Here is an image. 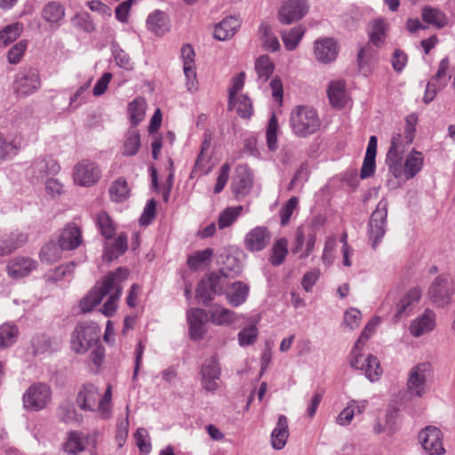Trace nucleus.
Returning <instances> with one entry per match:
<instances>
[{"label": "nucleus", "mask_w": 455, "mask_h": 455, "mask_svg": "<svg viewBox=\"0 0 455 455\" xmlns=\"http://www.w3.org/2000/svg\"><path fill=\"white\" fill-rule=\"evenodd\" d=\"M128 275L126 268L118 267L115 272L105 275L80 301L81 311L84 313L92 311L104 297L108 296L100 312L106 316H112L116 311L117 302L122 294V283L126 280Z\"/></svg>", "instance_id": "f257e3e1"}, {"label": "nucleus", "mask_w": 455, "mask_h": 455, "mask_svg": "<svg viewBox=\"0 0 455 455\" xmlns=\"http://www.w3.org/2000/svg\"><path fill=\"white\" fill-rule=\"evenodd\" d=\"M293 132L299 137H306L317 132L320 120L315 109L298 106L292 110L290 118Z\"/></svg>", "instance_id": "f03ea898"}, {"label": "nucleus", "mask_w": 455, "mask_h": 455, "mask_svg": "<svg viewBox=\"0 0 455 455\" xmlns=\"http://www.w3.org/2000/svg\"><path fill=\"white\" fill-rule=\"evenodd\" d=\"M100 330L95 323H79L71 339L72 349L84 354L100 342Z\"/></svg>", "instance_id": "7ed1b4c3"}, {"label": "nucleus", "mask_w": 455, "mask_h": 455, "mask_svg": "<svg viewBox=\"0 0 455 455\" xmlns=\"http://www.w3.org/2000/svg\"><path fill=\"white\" fill-rule=\"evenodd\" d=\"M52 400V389L44 382L30 385L22 395L24 409L31 411H39L47 408Z\"/></svg>", "instance_id": "20e7f679"}, {"label": "nucleus", "mask_w": 455, "mask_h": 455, "mask_svg": "<svg viewBox=\"0 0 455 455\" xmlns=\"http://www.w3.org/2000/svg\"><path fill=\"white\" fill-rule=\"evenodd\" d=\"M387 205V200H380L369 220L368 235L373 250L377 249L386 234Z\"/></svg>", "instance_id": "39448f33"}, {"label": "nucleus", "mask_w": 455, "mask_h": 455, "mask_svg": "<svg viewBox=\"0 0 455 455\" xmlns=\"http://www.w3.org/2000/svg\"><path fill=\"white\" fill-rule=\"evenodd\" d=\"M432 376V368L428 363H420L413 366L407 379V390L410 395L422 397L427 391V383Z\"/></svg>", "instance_id": "423d86ee"}, {"label": "nucleus", "mask_w": 455, "mask_h": 455, "mask_svg": "<svg viewBox=\"0 0 455 455\" xmlns=\"http://www.w3.org/2000/svg\"><path fill=\"white\" fill-rule=\"evenodd\" d=\"M309 11L307 0H284L278 11V20L283 25H291L302 20Z\"/></svg>", "instance_id": "0eeeda50"}, {"label": "nucleus", "mask_w": 455, "mask_h": 455, "mask_svg": "<svg viewBox=\"0 0 455 455\" xmlns=\"http://www.w3.org/2000/svg\"><path fill=\"white\" fill-rule=\"evenodd\" d=\"M100 177L101 172L99 165L91 160H82L74 168V181L79 186L91 187L97 183Z\"/></svg>", "instance_id": "6e6552de"}, {"label": "nucleus", "mask_w": 455, "mask_h": 455, "mask_svg": "<svg viewBox=\"0 0 455 455\" xmlns=\"http://www.w3.org/2000/svg\"><path fill=\"white\" fill-rule=\"evenodd\" d=\"M316 241V233L312 227L300 226L295 232V240L291 247V252H301L299 259L307 258L314 251Z\"/></svg>", "instance_id": "1a4fd4ad"}, {"label": "nucleus", "mask_w": 455, "mask_h": 455, "mask_svg": "<svg viewBox=\"0 0 455 455\" xmlns=\"http://www.w3.org/2000/svg\"><path fill=\"white\" fill-rule=\"evenodd\" d=\"M40 86L41 81L37 70L25 68L17 74L13 88L20 96H28L36 92Z\"/></svg>", "instance_id": "9d476101"}, {"label": "nucleus", "mask_w": 455, "mask_h": 455, "mask_svg": "<svg viewBox=\"0 0 455 455\" xmlns=\"http://www.w3.org/2000/svg\"><path fill=\"white\" fill-rule=\"evenodd\" d=\"M452 291L451 289L449 278L445 275H438L428 289V298L434 305L444 307L451 300Z\"/></svg>", "instance_id": "9b49d317"}, {"label": "nucleus", "mask_w": 455, "mask_h": 455, "mask_svg": "<svg viewBox=\"0 0 455 455\" xmlns=\"http://www.w3.org/2000/svg\"><path fill=\"white\" fill-rule=\"evenodd\" d=\"M202 386L207 392H215L219 388L218 380L221 369L216 355L206 360L201 368Z\"/></svg>", "instance_id": "f8f14e48"}, {"label": "nucleus", "mask_w": 455, "mask_h": 455, "mask_svg": "<svg viewBox=\"0 0 455 455\" xmlns=\"http://www.w3.org/2000/svg\"><path fill=\"white\" fill-rule=\"evenodd\" d=\"M419 441L429 455H441L444 452L442 432L435 427L428 426L419 434Z\"/></svg>", "instance_id": "ddd939ff"}, {"label": "nucleus", "mask_w": 455, "mask_h": 455, "mask_svg": "<svg viewBox=\"0 0 455 455\" xmlns=\"http://www.w3.org/2000/svg\"><path fill=\"white\" fill-rule=\"evenodd\" d=\"M388 24L383 18H378L374 20L369 25V38L370 43L365 47L360 49L356 57H366L370 54L369 49L371 48L370 44H372L376 47L379 48L384 44L387 30Z\"/></svg>", "instance_id": "4468645a"}, {"label": "nucleus", "mask_w": 455, "mask_h": 455, "mask_svg": "<svg viewBox=\"0 0 455 455\" xmlns=\"http://www.w3.org/2000/svg\"><path fill=\"white\" fill-rule=\"evenodd\" d=\"M98 433L84 435L82 432L71 431L64 445V450L69 454H78L84 451L87 446H96Z\"/></svg>", "instance_id": "2eb2a0df"}, {"label": "nucleus", "mask_w": 455, "mask_h": 455, "mask_svg": "<svg viewBox=\"0 0 455 455\" xmlns=\"http://www.w3.org/2000/svg\"><path fill=\"white\" fill-rule=\"evenodd\" d=\"M271 241V233L267 228L263 226L251 229L244 237V246L250 251H259L264 250Z\"/></svg>", "instance_id": "dca6fc26"}, {"label": "nucleus", "mask_w": 455, "mask_h": 455, "mask_svg": "<svg viewBox=\"0 0 455 455\" xmlns=\"http://www.w3.org/2000/svg\"><path fill=\"white\" fill-rule=\"evenodd\" d=\"M100 393L93 384H85L77 394L76 403L83 411H97Z\"/></svg>", "instance_id": "f3484780"}, {"label": "nucleus", "mask_w": 455, "mask_h": 455, "mask_svg": "<svg viewBox=\"0 0 455 455\" xmlns=\"http://www.w3.org/2000/svg\"><path fill=\"white\" fill-rule=\"evenodd\" d=\"M189 335L192 339H201L206 332V313L201 308H191L187 313Z\"/></svg>", "instance_id": "a211bd4d"}, {"label": "nucleus", "mask_w": 455, "mask_h": 455, "mask_svg": "<svg viewBox=\"0 0 455 455\" xmlns=\"http://www.w3.org/2000/svg\"><path fill=\"white\" fill-rule=\"evenodd\" d=\"M83 243L82 230L75 223H68L61 230L59 243L64 250L72 251Z\"/></svg>", "instance_id": "6ab92c4d"}, {"label": "nucleus", "mask_w": 455, "mask_h": 455, "mask_svg": "<svg viewBox=\"0 0 455 455\" xmlns=\"http://www.w3.org/2000/svg\"><path fill=\"white\" fill-rule=\"evenodd\" d=\"M59 171L60 165L52 156L38 157L30 166V173L37 180L44 179L47 175H54Z\"/></svg>", "instance_id": "aec40b11"}, {"label": "nucleus", "mask_w": 455, "mask_h": 455, "mask_svg": "<svg viewBox=\"0 0 455 455\" xmlns=\"http://www.w3.org/2000/svg\"><path fill=\"white\" fill-rule=\"evenodd\" d=\"M435 326V314L430 309L415 318L410 325V332L413 337L419 338L429 331Z\"/></svg>", "instance_id": "412c9836"}, {"label": "nucleus", "mask_w": 455, "mask_h": 455, "mask_svg": "<svg viewBox=\"0 0 455 455\" xmlns=\"http://www.w3.org/2000/svg\"><path fill=\"white\" fill-rule=\"evenodd\" d=\"M148 29L157 36H163L170 30V21L166 12L155 10L147 19Z\"/></svg>", "instance_id": "4be33fe9"}, {"label": "nucleus", "mask_w": 455, "mask_h": 455, "mask_svg": "<svg viewBox=\"0 0 455 455\" xmlns=\"http://www.w3.org/2000/svg\"><path fill=\"white\" fill-rule=\"evenodd\" d=\"M241 26L240 20L234 17L228 16L217 23L214 28V38L219 41L228 40L234 36Z\"/></svg>", "instance_id": "5701e85b"}, {"label": "nucleus", "mask_w": 455, "mask_h": 455, "mask_svg": "<svg viewBox=\"0 0 455 455\" xmlns=\"http://www.w3.org/2000/svg\"><path fill=\"white\" fill-rule=\"evenodd\" d=\"M36 265V262L29 258H15L7 265L8 275L12 278L24 277L34 270Z\"/></svg>", "instance_id": "b1692460"}, {"label": "nucleus", "mask_w": 455, "mask_h": 455, "mask_svg": "<svg viewBox=\"0 0 455 455\" xmlns=\"http://www.w3.org/2000/svg\"><path fill=\"white\" fill-rule=\"evenodd\" d=\"M252 187V179L251 173L246 169L237 170L233 178L232 189L235 197L240 199L244 197Z\"/></svg>", "instance_id": "393cba45"}, {"label": "nucleus", "mask_w": 455, "mask_h": 455, "mask_svg": "<svg viewBox=\"0 0 455 455\" xmlns=\"http://www.w3.org/2000/svg\"><path fill=\"white\" fill-rule=\"evenodd\" d=\"M421 294L422 292L419 288L415 287L411 289L397 304L395 317L401 319L402 317L407 316L409 312L411 311L413 305L420 299Z\"/></svg>", "instance_id": "a878e982"}, {"label": "nucleus", "mask_w": 455, "mask_h": 455, "mask_svg": "<svg viewBox=\"0 0 455 455\" xmlns=\"http://www.w3.org/2000/svg\"><path fill=\"white\" fill-rule=\"evenodd\" d=\"M289 436L288 420L286 416L280 415L276 427L271 434V443L274 449L281 450L286 444Z\"/></svg>", "instance_id": "bb28decb"}, {"label": "nucleus", "mask_w": 455, "mask_h": 455, "mask_svg": "<svg viewBox=\"0 0 455 455\" xmlns=\"http://www.w3.org/2000/svg\"><path fill=\"white\" fill-rule=\"evenodd\" d=\"M248 294V284L240 281L233 283L226 291L227 299L234 307L243 304L246 300Z\"/></svg>", "instance_id": "cd10ccee"}, {"label": "nucleus", "mask_w": 455, "mask_h": 455, "mask_svg": "<svg viewBox=\"0 0 455 455\" xmlns=\"http://www.w3.org/2000/svg\"><path fill=\"white\" fill-rule=\"evenodd\" d=\"M314 49L317 57H336L339 53V46L334 38L323 37L315 42Z\"/></svg>", "instance_id": "c85d7f7f"}, {"label": "nucleus", "mask_w": 455, "mask_h": 455, "mask_svg": "<svg viewBox=\"0 0 455 455\" xmlns=\"http://www.w3.org/2000/svg\"><path fill=\"white\" fill-rule=\"evenodd\" d=\"M147 102L142 97L135 98L129 103L127 111L130 121L135 128L145 117Z\"/></svg>", "instance_id": "c756f323"}, {"label": "nucleus", "mask_w": 455, "mask_h": 455, "mask_svg": "<svg viewBox=\"0 0 455 455\" xmlns=\"http://www.w3.org/2000/svg\"><path fill=\"white\" fill-rule=\"evenodd\" d=\"M366 407V402L363 401L358 403L352 400L348 403L347 406L343 409L338 415L336 421L339 425L347 426L353 419L355 413H362Z\"/></svg>", "instance_id": "7c9ffc66"}, {"label": "nucleus", "mask_w": 455, "mask_h": 455, "mask_svg": "<svg viewBox=\"0 0 455 455\" xmlns=\"http://www.w3.org/2000/svg\"><path fill=\"white\" fill-rule=\"evenodd\" d=\"M421 17L425 22L437 28H443L448 23L447 17L442 11L430 6H425L422 9Z\"/></svg>", "instance_id": "2f4dec72"}, {"label": "nucleus", "mask_w": 455, "mask_h": 455, "mask_svg": "<svg viewBox=\"0 0 455 455\" xmlns=\"http://www.w3.org/2000/svg\"><path fill=\"white\" fill-rule=\"evenodd\" d=\"M140 148V135L139 131L132 127L125 134L122 154L125 156H135Z\"/></svg>", "instance_id": "473e14b6"}, {"label": "nucleus", "mask_w": 455, "mask_h": 455, "mask_svg": "<svg viewBox=\"0 0 455 455\" xmlns=\"http://www.w3.org/2000/svg\"><path fill=\"white\" fill-rule=\"evenodd\" d=\"M328 98L333 107L341 108L346 103L345 84L342 82H331L328 87Z\"/></svg>", "instance_id": "72a5a7b5"}, {"label": "nucleus", "mask_w": 455, "mask_h": 455, "mask_svg": "<svg viewBox=\"0 0 455 455\" xmlns=\"http://www.w3.org/2000/svg\"><path fill=\"white\" fill-rule=\"evenodd\" d=\"M96 225L100 232V235L106 239H110L114 236L116 232V225L108 212L100 211L97 213L95 218Z\"/></svg>", "instance_id": "f704fd0d"}, {"label": "nucleus", "mask_w": 455, "mask_h": 455, "mask_svg": "<svg viewBox=\"0 0 455 455\" xmlns=\"http://www.w3.org/2000/svg\"><path fill=\"white\" fill-rule=\"evenodd\" d=\"M423 162L422 154L413 149L404 162L405 179H412L422 169Z\"/></svg>", "instance_id": "c9c22d12"}, {"label": "nucleus", "mask_w": 455, "mask_h": 455, "mask_svg": "<svg viewBox=\"0 0 455 455\" xmlns=\"http://www.w3.org/2000/svg\"><path fill=\"white\" fill-rule=\"evenodd\" d=\"M42 16L50 23H57L65 16V8L56 1L49 2L43 9Z\"/></svg>", "instance_id": "e433bc0d"}, {"label": "nucleus", "mask_w": 455, "mask_h": 455, "mask_svg": "<svg viewBox=\"0 0 455 455\" xmlns=\"http://www.w3.org/2000/svg\"><path fill=\"white\" fill-rule=\"evenodd\" d=\"M63 250L59 243L49 242L43 246L40 259L46 264H52L61 258Z\"/></svg>", "instance_id": "4c0bfd02"}, {"label": "nucleus", "mask_w": 455, "mask_h": 455, "mask_svg": "<svg viewBox=\"0 0 455 455\" xmlns=\"http://www.w3.org/2000/svg\"><path fill=\"white\" fill-rule=\"evenodd\" d=\"M213 249L206 248L203 251H197L189 255L187 259L188 267L194 271L198 270L202 266L209 263L213 256Z\"/></svg>", "instance_id": "58836bf2"}, {"label": "nucleus", "mask_w": 455, "mask_h": 455, "mask_svg": "<svg viewBox=\"0 0 455 455\" xmlns=\"http://www.w3.org/2000/svg\"><path fill=\"white\" fill-rule=\"evenodd\" d=\"M18 328L10 323L0 325V349H5L12 347L18 337Z\"/></svg>", "instance_id": "ea45409f"}, {"label": "nucleus", "mask_w": 455, "mask_h": 455, "mask_svg": "<svg viewBox=\"0 0 455 455\" xmlns=\"http://www.w3.org/2000/svg\"><path fill=\"white\" fill-rule=\"evenodd\" d=\"M228 109H235L242 118H250L253 111L252 102L247 95L241 94L235 97V102L233 105L228 104Z\"/></svg>", "instance_id": "a19ab883"}, {"label": "nucleus", "mask_w": 455, "mask_h": 455, "mask_svg": "<svg viewBox=\"0 0 455 455\" xmlns=\"http://www.w3.org/2000/svg\"><path fill=\"white\" fill-rule=\"evenodd\" d=\"M288 241L286 238H280L277 240L273 247L272 253L269 258V262L273 266H280L284 261L288 254Z\"/></svg>", "instance_id": "79ce46f5"}, {"label": "nucleus", "mask_w": 455, "mask_h": 455, "mask_svg": "<svg viewBox=\"0 0 455 455\" xmlns=\"http://www.w3.org/2000/svg\"><path fill=\"white\" fill-rule=\"evenodd\" d=\"M23 30V24L15 22L7 25L0 31V46H6L9 43L15 41Z\"/></svg>", "instance_id": "37998d69"}, {"label": "nucleus", "mask_w": 455, "mask_h": 455, "mask_svg": "<svg viewBox=\"0 0 455 455\" xmlns=\"http://www.w3.org/2000/svg\"><path fill=\"white\" fill-rule=\"evenodd\" d=\"M243 207L239 205L236 207H228L222 211L218 219V227L220 229H224L230 227L241 215Z\"/></svg>", "instance_id": "c03bdc74"}, {"label": "nucleus", "mask_w": 455, "mask_h": 455, "mask_svg": "<svg viewBox=\"0 0 455 455\" xmlns=\"http://www.w3.org/2000/svg\"><path fill=\"white\" fill-rule=\"evenodd\" d=\"M365 365L362 371L364 372L365 377L371 382L378 380L382 374L378 358L372 355H369L364 358Z\"/></svg>", "instance_id": "a18cd8bd"}, {"label": "nucleus", "mask_w": 455, "mask_h": 455, "mask_svg": "<svg viewBox=\"0 0 455 455\" xmlns=\"http://www.w3.org/2000/svg\"><path fill=\"white\" fill-rule=\"evenodd\" d=\"M26 241L25 235H12L7 238L0 241V255L4 256L12 253L16 249L20 248Z\"/></svg>", "instance_id": "49530a36"}, {"label": "nucleus", "mask_w": 455, "mask_h": 455, "mask_svg": "<svg viewBox=\"0 0 455 455\" xmlns=\"http://www.w3.org/2000/svg\"><path fill=\"white\" fill-rule=\"evenodd\" d=\"M305 29L302 26L294 27L289 31L282 32V39L286 49L290 51L295 49L303 37Z\"/></svg>", "instance_id": "de8ad7c7"}, {"label": "nucleus", "mask_w": 455, "mask_h": 455, "mask_svg": "<svg viewBox=\"0 0 455 455\" xmlns=\"http://www.w3.org/2000/svg\"><path fill=\"white\" fill-rule=\"evenodd\" d=\"M71 22L74 27L86 33H92L96 30V25L93 22L91 14L87 12L76 13L72 18Z\"/></svg>", "instance_id": "09e8293b"}, {"label": "nucleus", "mask_w": 455, "mask_h": 455, "mask_svg": "<svg viewBox=\"0 0 455 455\" xmlns=\"http://www.w3.org/2000/svg\"><path fill=\"white\" fill-rule=\"evenodd\" d=\"M227 278L228 273L225 269H220L216 273H212L205 280L215 294H221L227 285Z\"/></svg>", "instance_id": "8fccbe9b"}, {"label": "nucleus", "mask_w": 455, "mask_h": 455, "mask_svg": "<svg viewBox=\"0 0 455 455\" xmlns=\"http://www.w3.org/2000/svg\"><path fill=\"white\" fill-rule=\"evenodd\" d=\"M386 164L388 166L389 172L395 178L405 176V167L403 164V155L394 153H387L386 157Z\"/></svg>", "instance_id": "3c124183"}, {"label": "nucleus", "mask_w": 455, "mask_h": 455, "mask_svg": "<svg viewBox=\"0 0 455 455\" xmlns=\"http://www.w3.org/2000/svg\"><path fill=\"white\" fill-rule=\"evenodd\" d=\"M112 389L111 386H108L104 395L100 397L97 407V412L100 419H108L112 416Z\"/></svg>", "instance_id": "603ef678"}, {"label": "nucleus", "mask_w": 455, "mask_h": 455, "mask_svg": "<svg viewBox=\"0 0 455 455\" xmlns=\"http://www.w3.org/2000/svg\"><path fill=\"white\" fill-rule=\"evenodd\" d=\"M109 194L115 202H122L128 196V184L124 178L117 179L110 187Z\"/></svg>", "instance_id": "864d4df0"}, {"label": "nucleus", "mask_w": 455, "mask_h": 455, "mask_svg": "<svg viewBox=\"0 0 455 455\" xmlns=\"http://www.w3.org/2000/svg\"><path fill=\"white\" fill-rule=\"evenodd\" d=\"M235 313L228 308L220 307L211 314V321L216 325H226L234 322Z\"/></svg>", "instance_id": "5fc2aeb1"}, {"label": "nucleus", "mask_w": 455, "mask_h": 455, "mask_svg": "<svg viewBox=\"0 0 455 455\" xmlns=\"http://www.w3.org/2000/svg\"><path fill=\"white\" fill-rule=\"evenodd\" d=\"M244 82L245 73L243 71L232 78L230 87L228 88L229 105H233L235 102V97L238 96V92L243 88Z\"/></svg>", "instance_id": "6e6d98bb"}, {"label": "nucleus", "mask_w": 455, "mask_h": 455, "mask_svg": "<svg viewBox=\"0 0 455 455\" xmlns=\"http://www.w3.org/2000/svg\"><path fill=\"white\" fill-rule=\"evenodd\" d=\"M183 69L187 78L188 90L192 91L196 89L197 82L194 59H185Z\"/></svg>", "instance_id": "4d7b16f0"}, {"label": "nucleus", "mask_w": 455, "mask_h": 455, "mask_svg": "<svg viewBox=\"0 0 455 455\" xmlns=\"http://www.w3.org/2000/svg\"><path fill=\"white\" fill-rule=\"evenodd\" d=\"M274 64L270 59H256L255 70L259 79L267 81L274 71Z\"/></svg>", "instance_id": "13d9d810"}, {"label": "nucleus", "mask_w": 455, "mask_h": 455, "mask_svg": "<svg viewBox=\"0 0 455 455\" xmlns=\"http://www.w3.org/2000/svg\"><path fill=\"white\" fill-rule=\"evenodd\" d=\"M17 153L18 148L16 145L0 133V163L15 156Z\"/></svg>", "instance_id": "bf43d9fd"}, {"label": "nucleus", "mask_w": 455, "mask_h": 455, "mask_svg": "<svg viewBox=\"0 0 455 455\" xmlns=\"http://www.w3.org/2000/svg\"><path fill=\"white\" fill-rule=\"evenodd\" d=\"M258 333V329L255 325H250L243 328L238 333L239 345L242 347L251 345L256 340Z\"/></svg>", "instance_id": "052dcab7"}, {"label": "nucleus", "mask_w": 455, "mask_h": 455, "mask_svg": "<svg viewBox=\"0 0 455 455\" xmlns=\"http://www.w3.org/2000/svg\"><path fill=\"white\" fill-rule=\"evenodd\" d=\"M298 204L299 199L296 196H292L283 204V206L280 210L282 226H286L289 223L294 210L298 206Z\"/></svg>", "instance_id": "680f3d73"}, {"label": "nucleus", "mask_w": 455, "mask_h": 455, "mask_svg": "<svg viewBox=\"0 0 455 455\" xmlns=\"http://www.w3.org/2000/svg\"><path fill=\"white\" fill-rule=\"evenodd\" d=\"M134 437L140 451L143 454H148L151 451V443L148 440V431L143 427H140L134 434Z\"/></svg>", "instance_id": "e2e57ef3"}, {"label": "nucleus", "mask_w": 455, "mask_h": 455, "mask_svg": "<svg viewBox=\"0 0 455 455\" xmlns=\"http://www.w3.org/2000/svg\"><path fill=\"white\" fill-rule=\"evenodd\" d=\"M212 294H215L212 290L211 286L205 280V278L202 279L196 287V296L198 299H200L204 305L210 302L212 299Z\"/></svg>", "instance_id": "0e129e2a"}, {"label": "nucleus", "mask_w": 455, "mask_h": 455, "mask_svg": "<svg viewBox=\"0 0 455 455\" xmlns=\"http://www.w3.org/2000/svg\"><path fill=\"white\" fill-rule=\"evenodd\" d=\"M449 60L448 59H443L439 64L436 74L431 78L436 83L440 84V86H446L448 81L451 78V75L448 73Z\"/></svg>", "instance_id": "69168bd1"}, {"label": "nucleus", "mask_w": 455, "mask_h": 455, "mask_svg": "<svg viewBox=\"0 0 455 455\" xmlns=\"http://www.w3.org/2000/svg\"><path fill=\"white\" fill-rule=\"evenodd\" d=\"M418 123V115L415 113L410 114L405 118V126L403 135L405 137V143H412L416 132V124Z\"/></svg>", "instance_id": "338daca9"}, {"label": "nucleus", "mask_w": 455, "mask_h": 455, "mask_svg": "<svg viewBox=\"0 0 455 455\" xmlns=\"http://www.w3.org/2000/svg\"><path fill=\"white\" fill-rule=\"evenodd\" d=\"M410 144L411 143H405V137L403 134L401 132L394 133L387 153L403 155L406 147H408Z\"/></svg>", "instance_id": "774afa93"}]
</instances>
